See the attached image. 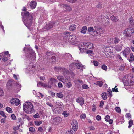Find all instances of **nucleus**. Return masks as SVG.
<instances>
[{
  "label": "nucleus",
  "instance_id": "f257e3e1",
  "mask_svg": "<svg viewBox=\"0 0 134 134\" xmlns=\"http://www.w3.org/2000/svg\"><path fill=\"white\" fill-rule=\"evenodd\" d=\"M23 10L25 11L24 13V19H23V21L25 26L29 28L31 26L32 23L33 18L32 15L28 12L26 11V9L25 8H24Z\"/></svg>",
  "mask_w": 134,
  "mask_h": 134
},
{
  "label": "nucleus",
  "instance_id": "f03ea898",
  "mask_svg": "<svg viewBox=\"0 0 134 134\" xmlns=\"http://www.w3.org/2000/svg\"><path fill=\"white\" fill-rule=\"evenodd\" d=\"M23 110L26 113L31 114L34 111V106L31 102H26L23 104Z\"/></svg>",
  "mask_w": 134,
  "mask_h": 134
},
{
  "label": "nucleus",
  "instance_id": "7ed1b4c3",
  "mask_svg": "<svg viewBox=\"0 0 134 134\" xmlns=\"http://www.w3.org/2000/svg\"><path fill=\"white\" fill-rule=\"evenodd\" d=\"M79 49L81 52H83L86 49H90L93 48V46L91 43L85 42L81 44V45L79 47Z\"/></svg>",
  "mask_w": 134,
  "mask_h": 134
},
{
  "label": "nucleus",
  "instance_id": "20e7f679",
  "mask_svg": "<svg viewBox=\"0 0 134 134\" xmlns=\"http://www.w3.org/2000/svg\"><path fill=\"white\" fill-rule=\"evenodd\" d=\"M123 34L125 36L130 37L134 34V29L131 28H126L124 31Z\"/></svg>",
  "mask_w": 134,
  "mask_h": 134
},
{
  "label": "nucleus",
  "instance_id": "39448f33",
  "mask_svg": "<svg viewBox=\"0 0 134 134\" xmlns=\"http://www.w3.org/2000/svg\"><path fill=\"white\" fill-rule=\"evenodd\" d=\"M27 57L31 59L34 60L36 58L34 52L31 49H29L28 50V53H27Z\"/></svg>",
  "mask_w": 134,
  "mask_h": 134
},
{
  "label": "nucleus",
  "instance_id": "423d86ee",
  "mask_svg": "<svg viewBox=\"0 0 134 134\" xmlns=\"http://www.w3.org/2000/svg\"><path fill=\"white\" fill-rule=\"evenodd\" d=\"M57 79L60 81L62 82L63 83H65L68 80H70L69 77H66L65 78L61 75H59L57 77Z\"/></svg>",
  "mask_w": 134,
  "mask_h": 134
},
{
  "label": "nucleus",
  "instance_id": "0eeeda50",
  "mask_svg": "<svg viewBox=\"0 0 134 134\" xmlns=\"http://www.w3.org/2000/svg\"><path fill=\"white\" fill-rule=\"evenodd\" d=\"M70 32H66L64 33V39L66 43H68V42L70 43L69 39L70 38Z\"/></svg>",
  "mask_w": 134,
  "mask_h": 134
},
{
  "label": "nucleus",
  "instance_id": "6e6552de",
  "mask_svg": "<svg viewBox=\"0 0 134 134\" xmlns=\"http://www.w3.org/2000/svg\"><path fill=\"white\" fill-rule=\"evenodd\" d=\"M71 125L72 126V129L74 131H76L78 129V123L76 120H74L72 121Z\"/></svg>",
  "mask_w": 134,
  "mask_h": 134
},
{
  "label": "nucleus",
  "instance_id": "1a4fd4ad",
  "mask_svg": "<svg viewBox=\"0 0 134 134\" xmlns=\"http://www.w3.org/2000/svg\"><path fill=\"white\" fill-rule=\"evenodd\" d=\"M130 48L128 47L125 49L121 52L122 53L123 55L126 58L127 56L130 54Z\"/></svg>",
  "mask_w": 134,
  "mask_h": 134
},
{
  "label": "nucleus",
  "instance_id": "9d476101",
  "mask_svg": "<svg viewBox=\"0 0 134 134\" xmlns=\"http://www.w3.org/2000/svg\"><path fill=\"white\" fill-rule=\"evenodd\" d=\"M110 40L111 41L110 42L112 41V43L115 44L118 43L120 41V39L117 37L110 38Z\"/></svg>",
  "mask_w": 134,
  "mask_h": 134
},
{
  "label": "nucleus",
  "instance_id": "9b49d317",
  "mask_svg": "<svg viewBox=\"0 0 134 134\" xmlns=\"http://www.w3.org/2000/svg\"><path fill=\"white\" fill-rule=\"evenodd\" d=\"M11 103L12 104H14L16 105H18L20 103V101L17 98H13L11 100Z\"/></svg>",
  "mask_w": 134,
  "mask_h": 134
},
{
  "label": "nucleus",
  "instance_id": "f8f14e48",
  "mask_svg": "<svg viewBox=\"0 0 134 134\" xmlns=\"http://www.w3.org/2000/svg\"><path fill=\"white\" fill-rule=\"evenodd\" d=\"M61 118L59 117H56L54 118L53 120V122L54 124H57L60 122L61 121Z\"/></svg>",
  "mask_w": 134,
  "mask_h": 134
},
{
  "label": "nucleus",
  "instance_id": "ddd939ff",
  "mask_svg": "<svg viewBox=\"0 0 134 134\" xmlns=\"http://www.w3.org/2000/svg\"><path fill=\"white\" fill-rule=\"evenodd\" d=\"M54 22H52L48 23V24L46 25L45 27V29H49L52 27L53 25L54 24Z\"/></svg>",
  "mask_w": 134,
  "mask_h": 134
},
{
  "label": "nucleus",
  "instance_id": "4468645a",
  "mask_svg": "<svg viewBox=\"0 0 134 134\" xmlns=\"http://www.w3.org/2000/svg\"><path fill=\"white\" fill-rule=\"evenodd\" d=\"M57 82H58V81L56 79L54 78H51L49 82V83L51 86L52 84L55 85V83Z\"/></svg>",
  "mask_w": 134,
  "mask_h": 134
},
{
  "label": "nucleus",
  "instance_id": "2eb2a0df",
  "mask_svg": "<svg viewBox=\"0 0 134 134\" xmlns=\"http://www.w3.org/2000/svg\"><path fill=\"white\" fill-rule=\"evenodd\" d=\"M30 8L32 9H34L36 7V3L35 1H32L30 2Z\"/></svg>",
  "mask_w": 134,
  "mask_h": 134
},
{
  "label": "nucleus",
  "instance_id": "dca6fc26",
  "mask_svg": "<svg viewBox=\"0 0 134 134\" xmlns=\"http://www.w3.org/2000/svg\"><path fill=\"white\" fill-rule=\"evenodd\" d=\"M76 102L78 103H80V104L81 106H82L84 103L83 98L82 97L78 98L76 100Z\"/></svg>",
  "mask_w": 134,
  "mask_h": 134
},
{
  "label": "nucleus",
  "instance_id": "f3484780",
  "mask_svg": "<svg viewBox=\"0 0 134 134\" xmlns=\"http://www.w3.org/2000/svg\"><path fill=\"white\" fill-rule=\"evenodd\" d=\"M70 37H69V38H70L69 39L70 43H70H71L76 41V37L75 35H70Z\"/></svg>",
  "mask_w": 134,
  "mask_h": 134
},
{
  "label": "nucleus",
  "instance_id": "a211bd4d",
  "mask_svg": "<svg viewBox=\"0 0 134 134\" xmlns=\"http://www.w3.org/2000/svg\"><path fill=\"white\" fill-rule=\"evenodd\" d=\"M75 65L77 67L78 69L80 70H82L84 68V66L80 63H76L75 64Z\"/></svg>",
  "mask_w": 134,
  "mask_h": 134
},
{
  "label": "nucleus",
  "instance_id": "6ab92c4d",
  "mask_svg": "<svg viewBox=\"0 0 134 134\" xmlns=\"http://www.w3.org/2000/svg\"><path fill=\"white\" fill-rule=\"evenodd\" d=\"M0 57L2 58V60L3 61H6L8 59V58L6 55H4L3 53L0 54Z\"/></svg>",
  "mask_w": 134,
  "mask_h": 134
},
{
  "label": "nucleus",
  "instance_id": "aec40b11",
  "mask_svg": "<svg viewBox=\"0 0 134 134\" xmlns=\"http://www.w3.org/2000/svg\"><path fill=\"white\" fill-rule=\"evenodd\" d=\"M53 53L52 52H47L46 53V57L48 59H50V57L53 54Z\"/></svg>",
  "mask_w": 134,
  "mask_h": 134
},
{
  "label": "nucleus",
  "instance_id": "412c9836",
  "mask_svg": "<svg viewBox=\"0 0 134 134\" xmlns=\"http://www.w3.org/2000/svg\"><path fill=\"white\" fill-rule=\"evenodd\" d=\"M110 18L111 20L114 23L116 22L118 20V18L114 15H112L110 17Z\"/></svg>",
  "mask_w": 134,
  "mask_h": 134
},
{
  "label": "nucleus",
  "instance_id": "4be33fe9",
  "mask_svg": "<svg viewBox=\"0 0 134 134\" xmlns=\"http://www.w3.org/2000/svg\"><path fill=\"white\" fill-rule=\"evenodd\" d=\"M95 29L94 31V33L95 32L97 34H98L100 33V28L98 27H95Z\"/></svg>",
  "mask_w": 134,
  "mask_h": 134
},
{
  "label": "nucleus",
  "instance_id": "5701e85b",
  "mask_svg": "<svg viewBox=\"0 0 134 134\" xmlns=\"http://www.w3.org/2000/svg\"><path fill=\"white\" fill-rule=\"evenodd\" d=\"M76 28V25L75 24H72L70 26L69 30L70 31H72L75 30Z\"/></svg>",
  "mask_w": 134,
  "mask_h": 134
},
{
  "label": "nucleus",
  "instance_id": "b1692460",
  "mask_svg": "<svg viewBox=\"0 0 134 134\" xmlns=\"http://www.w3.org/2000/svg\"><path fill=\"white\" fill-rule=\"evenodd\" d=\"M12 84V81L10 80H9L7 82L6 85L7 88L8 89H9L11 87Z\"/></svg>",
  "mask_w": 134,
  "mask_h": 134
},
{
  "label": "nucleus",
  "instance_id": "393cba45",
  "mask_svg": "<svg viewBox=\"0 0 134 134\" xmlns=\"http://www.w3.org/2000/svg\"><path fill=\"white\" fill-rule=\"evenodd\" d=\"M129 20L131 26L134 25V20H133V18L131 17L129 19Z\"/></svg>",
  "mask_w": 134,
  "mask_h": 134
},
{
  "label": "nucleus",
  "instance_id": "a878e982",
  "mask_svg": "<svg viewBox=\"0 0 134 134\" xmlns=\"http://www.w3.org/2000/svg\"><path fill=\"white\" fill-rule=\"evenodd\" d=\"M87 30V28L86 26H84L81 29L80 32L81 33L85 34L86 32V31Z\"/></svg>",
  "mask_w": 134,
  "mask_h": 134
},
{
  "label": "nucleus",
  "instance_id": "bb28decb",
  "mask_svg": "<svg viewBox=\"0 0 134 134\" xmlns=\"http://www.w3.org/2000/svg\"><path fill=\"white\" fill-rule=\"evenodd\" d=\"M93 48L90 49L91 50L86 49V50H85L84 51H83V52H85L87 54L92 53L93 52Z\"/></svg>",
  "mask_w": 134,
  "mask_h": 134
},
{
  "label": "nucleus",
  "instance_id": "cd10ccee",
  "mask_svg": "<svg viewBox=\"0 0 134 134\" xmlns=\"http://www.w3.org/2000/svg\"><path fill=\"white\" fill-rule=\"evenodd\" d=\"M115 49L117 51H119L122 49V47L118 45L115 47Z\"/></svg>",
  "mask_w": 134,
  "mask_h": 134
},
{
  "label": "nucleus",
  "instance_id": "c85d7f7f",
  "mask_svg": "<svg viewBox=\"0 0 134 134\" xmlns=\"http://www.w3.org/2000/svg\"><path fill=\"white\" fill-rule=\"evenodd\" d=\"M64 7L68 11H70L72 10L70 6L66 5H64Z\"/></svg>",
  "mask_w": 134,
  "mask_h": 134
},
{
  "label": "nucleus",
  "instance_id": "c756f323",
  "mask_svg": "<svg viewBox=\"0 0 134 134\" xmlns=\"http://www.w3.org/2000/svg\"><path fill=\"white\" fill-rule=\"evenodd\" d=\"M134 60V57L132 53H131L130 55V59L129 61L130 62H132Z\"/></svg>",
  "mask_w": 134,
  "mask_h": 134
},
{
  "label": "nucleus",
  "instance_id": "7c9ffc66",
  "mask_svg": "<svg viewBox=\"0 0 134 134\" xmlns=\"http://www.w3.org/2000/svg\"><path fill=\"white\" fill-rule=\"evenodd\" d=\"M56 96L58 98H62L63 97V94L61 92L57 93H56Z\"/></svg>",
  "mask_w": 134,
  "mask_h": 134
},
{
  "label": "nucleus",
  "instance_id": "2f4dec72",
  "mask_svg": "<svg viewBox=\"0 0 134 134\" xmlns=\"http://www.w3.org/2000/svg\"><path fill=\"white\" fill-rule=\"evenodd\" d=\"M102 97L103 99L106 100L107 98V96L106 93H102Z\"/></svg>",
  "mask_w": 134,
  "mask_h": 134
},
{
  "label": "nucleus",
  "instance_id": "473e14b6",
  "mask_svg": "<svg viewBox=\"0 0 134 134\" xmlns=\"http://www.w3.org/2000/svg\"><path fill=\"white\" fill-rule=\"evenodd\" d=\"M65 56L67 57V59H71L72 58V55L69 53L66 54Z\"/></svg>",
  "mask_w": 134,
  "mask_h": 134
},
{
  "label": "nucleus",
  "instance_id": "72a5a7b5",
  "mask_svg": "<svg viewBox=\"0 0 134 134\" xmlns=\"http://www.w3.org/2000/svg\"><path fill=\"white\" fill-rule=\"evenodd\" d=\"M6 111L8 112L12 113V109L10 107H7L6 108Z\"/></svg>",
  "mask_w": 134,
  "mask_h": 134
},
{
  "label": "nucleus",
  "instance_id": "f704fd0d",
  "mask_svg": "<svg viewBox=\"0 0 134 134\" xmlns=\"http://www.w3.org/2000/svg\"><path fill=\"white\" fill-rule=\"evenodd\" d=\"M62 114L65 117H67L69 115V114L67 111H64L62 113Z\"/></svg>",
  "mask_w": 134,
  "mask_h": 134
},
{
  "label": "nucleus",
  "instance_id": "c9c22d12",
  "mask_svg": "<svg viewBox=\"0 0 134 134\" xmlns=\"http://www.w3.org/2000/svg\"><path fill=\"white\" fill-rule=\"evenodd\" d=\"M101 18L102 19V20H103V19H105L106 18V19H109V17L106 15H101Z\"/></svg>",
  "mask_w": 134,
  "mask_h": 134
},
{
  "label": "nucleus",
  "instance_id": "e433bc0d",
  "mask_svg": "<svg viewBox=\"0 0 134 134\" xmlns=\"http://www.w3.org/2000/svg\"><path fill=\"white\" fill-rule=\"evenodd\" d=\"M72 86V84L70 82H69L66 84V86L68 88H69L71 87Z\"/></svg>",
  "mask_w": 134,
  "mask_h": 134
},
{
  "label": "nucleus",
  "instance_id": "4c0bfd02",
  "mask_svg": "<svg viewBox=\"0 0 134 134\" xmlns=\"http://www.w3.org/2000/svg\"><path fill=\"white\" fill-rule=\"evenodd\" d=\"M29 131L33 133L35 132V128L33 127H31L29 129Z\"/></svg>",
  "mask_w": 134,
  "mask_h": 134
},
{
  "label": "nucleus",
  "instance_id": "58836bf2",
  "mask_svg": "<svg viewBox=\"0 0 134 134\" xmlns=\"http://www.w3.org/2000/svg\"><path fill=\"white\" fill-rule=\"evenodd\" d=\"M43 87L45 88H51V85H50L49 83L48 84H46L44 83Z\"/></svg>",
  "mask_w": 134,
  "mask_h": 134
},
{
  "label": "nucleus",
  "instance_id": "ea45409f",
  "mask_svg": "<svg viewBox=\"0 0 134 134\" xmlns=\"http://www.w3.org/2000/svg\"><path fill=\"white\" fill-rule=\"evenodd\" d=\"M112 91H111V90L110 88L108 89L107 90V91L109 92V94L108 96L110 97H111L112 96L111 94Z\"/></svg>",
  "mask_w": 134,
  "mask_h": 134
},
{
  "label": "nucleus",
  "instance_id": "a19ab883",
  "mask_svg": "<svg viewBox=\"0 0 134 134\" xmlns=\"http://www.w3.org/2000/svg\"><path fill=\"white\" fill-rule=\"evenodd\" d=\"M35 124L37 126H39L42 123L41 121H34Z\"/></svg>",
  "mask_w": 134,
  "mask_h": 134
},
{
  "label": "nucleus",
  "instance_id": "79ce46f5",
  "mask_svg": "<svg viewBox=\"0 0 134 134\" xmlns=\"http://www.w3.org/2000/svg\"><path fill=\"white\" fill-rule=\"evenodd\" d=\"M133 124V121L132 120H130L129 122V126H128V128L131 127Z\"/></svg>",
  "mask_w": 134,
  "mask_h": 134
},
{
  "label": "nucleus",
  "instance_id": "37998d69",
  "mask_svg": "<svg viewBox=\"0 0 134 134\" xmlns=\"http://www.w3.org/2000/svg\"><path fill=\"white\" fill-rule=\"evenodd\" d=\"M94 29L93 27H88V29L87 31L89 32L94 31Z\"/></svg>",
  "mask_w": 134,
  "mask_h": 134
},
{
  "label": "nucleus",
  "instance_id": "c03bdc74",
  "mask_svg": "<svg viewBox=\"0 0 134 134\" xmlns=\"http://www.w3.org/2000/svg\"><path fill=\"white\" fill-rule=\"evenodd\" d=\"M68 132L69 134H75V131H74L72 128L69 131H68Z\"/></svg>",
  "mask_w": 134,
  "mask_h": 134
},
{
  "label": "nucleus",
  "instance_id": "a18cd8bd",
  "mask_svg": "<svg viewBox=\"0 0 134 134\" xmlns=\"http://www.w3.org/2000/svg\"><path fill=\"white\" fill-rule=\"evenodd\" d=\"M36 96L37 97L41 98H43V95L40 92H38L36 94Z\"/></svg>",
  "mask_w": 134,
  "mask_h": 134
},
{
  "label": "nucleus",
  "instance_id": "49530a36",
  "mask_svg": "<svg viewBox=\"0 0 134 134\" xmlns=\"http://www.w3.org/2000/svg\"><path fill=\"white\" fill-rule=\"evenodd\" d=\"M97 84L100 87H101L103 85V82L101 81H98L97 82Z\"/></svg>",
  "mask_w": 134,
  "mask_h": 134
},
{
  "label": "nucleus",
  "instance_id": "de8ad7c7",
  "mask_svg": "<svg viewBox=\"0 0 134 134\" xmlns=\"http://www.w3.org/2000/svg\"><path fill=\"white\" fill-rule=\"evenodd\" d=\"M133 80L132 77H130L127 81V82L129 83H132L133 82Z\"/></svg>",
  "mask_w": 134,
  "mask_h": 134
},
{
  "label": "nucleus",
  "instance_id": "09e8293b",
  "mask_svg": "<svg viewBox=\"0 0 134 134\" xmlns=\"http://www.w3.org/2000/svg\"><path fill=\"white\" fill-rule=\"evenodd\" d=\"M51 61L53 62H55L56 60V58L55 56H52L51 59Z\"/></svg>",
  "mask_w": 134,
  "mask_h": 134
},
{
  "label": "nucleus",
  "instance_id": "8fccbe9b",
  "mask_svg": "<svg viewBox=\"0 0 134 134\" xmlns=\"http://www.w3.org/2000/svg\"><path fill=\"white\" fill-rule=\"evenodd\" d=\"M86 116V115L85 114H81L80 116V118L81 119H85Z\"/></svg>",
  "mask_w": 134,
  "mask_h": 134
},
{
  "label": "nucleus",
  "instance_id": "3c124183",
  "mask_svg": "<svg viewBox=\"0 0 134 134\" xmlns=\"http://www.w3.org/2000/svg\"><path fill=\"white\" fill-rule=\"evenodd\" d=\"M110 119V116L109 115H107L105 117V120L106 121L108 122V121Z\"/></svg>",
  "mask_w": 134,
  "mask_h": 134
},
{
  "label": "nucleus",
  "instance_id": "603ef678",
  "mask_svg": "<svg viewBox=\"0 0 134 134\" xmlns=\"http://www.w3.org/2000/svg\"><path fill=\"white\" fill-rule=\"evenodd\" d=\"M101 68L102 69L105 71H106L107 69V66L104 64L102 65Z\"/></svg>",
  "mask_w": 134,
  "mask_h": 134
},
{
  "label": "nucleus",
  "instance_id": "864d4df0",
  "mask_svg": "<svg viewBox=\"0 0 134 134\" xmlns=\"http://www.w3.org/2000/svg\"><path fill=\"white\" fill-rule=\"evenodd\" d=\"M115 110L118 113L120 112L121 111L119 107H116L115 108Z\"/></svg>",
  "mask_w": 134,
  "mask_h": 134
},
{
  "label": "nucleus",
  "instance_id": "5fc2aeb1",
  "mask_svg": "<svg viewBox=\"0 0 134 134\" xmlns=\"http://www.w3.org/2000/svg\"><path fill=\"white\" fill-rule=\"evenodd\" d=\"M0 115L3 117H4L5 118L6 117L5 114H4V113L3 111H0Z\"/></svg>",
  "mask_w": 134,
  "mask_h": 134
},
{
  "label": "nucleus",
  "instance_id": "6e6d98bb",
  "mask_svg": "<svg viewBox=\"0 0 134 134\" xmlns=\"http://www.w3.org/2000/svg\"><path fill=\"white\" fill-rule=\"evenodd\" d=\"M117 86L116 85L115 86L114 88H113L112 90L113 91H114L115 92H118V90L117 88H116Z\"/></svg>",
  "mask_w": 134,
  "mask_h": 134
},
{
  "label": "nucleus",
  "instance_id": "4d7b16f0",
  "mask_svg": "<svg viewBox=\"0 0 134 134\" xmlns=\"http://www.w3.org/2000/svg\"><path fill=\"white\" fill-rule=\"evenodd\" d=\"M82 87L83 89H87L88 88V86L87 85H82Z\"/></svg>",
  "mask_w": 134,
  "mask_h": 134
},
{
  "label": "nucleus",
  "instance_id": "13d9d810",
  "mask_svg": "<svg viewBox=\"0 0 134 134\" xmlns=\"http://www.w3.org/2000/svg\"><path fill=\"white\" fill-rule=\"evenodd\" d=\"M19 127V126H14L13 127V129L15 131H16L18 129Z\"/></svg>",
  "mask_w": 134,
  "mask_h": 134
},
{
  "label": "nucleus",
  "instance_id": "bf43d9fd",
  "mask_svg": "<svg viewBox=\"0 0 134 134\" xmlns=\"http://www.w3.org/2000/svg\"><path fill=\"white\" fill-rule=\"evenodd\" d=\"M33 117L35 118H38L39 117V114L38 113H36L34 115Z\"/></svg>",
  "mask_w": 134,
  "mask_h": 134
},
{
  "label": "nucleus",
  "instance_id": "052dcab7",
  "mask_svg": "<svg viewBox=\"0 0 134 134\" xmlns=\"http://www.w3.org/2000/svg\"><path fill=\"white\" fill-rule=\"evenodd\" d=\"M4 92L3 90L1 88H0V96H3V95Z\"/></svg>",
  "mask_w": 134,
  "mask_h": 134
},
{
  "label": "nucleus",
  "instance_id": "680f3d73",
  "mask_svg": "<svg viewBox=\"0 0 134 134\" xmlns=\"http://www.w3.org/2000/svg\"><path fill=\"white\" fill-rule=\"evenodd\" d=\"M58 86L59 88H61L63 87V85L61 82H59L58 84Z\"/></svg>",
  "mask_w": 134,
  "mask_h": 134
},
{
  "label": "nucleus",
  "instance_id": "e2e57ef3",
  "mask_svg": "<svg viewBox=\"0 0 134 134\" xmlns=\"http://www.w3.org/2000/svg\"><path fill=\"white\" fill-rule=\"evenodd\" d=\"M11 117L13 120H15L16 117L15 115L13 114H12L11 115Z\"/></svg>",
  "mask_w": 134,
  "mask_h": 134
},
{
  "label": "nucleus",
  "instance_id": "0e129e2a",
  "mask_svg": "<svg viewBox=\"0 0 134 134\" xmlns=\"http://www.w3.org/2000/svg\"><path fill=\"white\" fill-rule=\"evenodd\" d=\"M96 119L98 121L100 120L101 119V117L99 115H97L96 116Z\"/></svg>",
  "mask_w": 134,
  "mask_h": 134
},
{
  "label": "nucleus",
  "instance_id": "69168bd1",
  "mask_svg": "<svg viewBox=\"0 0 134 134\" xmlns=\"http://www.w3.org/2000/svg\"><path fill=\"white\" fill-rule=\"evenodd\" d=\"M93 63L94 64V65L95 66H97L98 65V62H97V61H93Z\"/></svg>",
  "mask_w": 134,
  "mask_h": 134
},
{
  "label": "nucleus",
  "instance_id": "338daca9",
  "mask_svg": "<svg viewBox=\"0 0 134 134\" xmlns=\"http://www.w3.org/2000/svg\"><path fill=\"white\" fill-rule=\"evenodd\" d=\"M46 104L47 105H48L51 107H52L53 106V105L49 102H47L46 103Z\"/></svg>",
  "mask_w": 134,
  "mask_h": 134
},
{
  "label": "nucleus",
  "instance_id": "774afa93",
  "mask_svg": "<svg viewBox=\"0 0 134 134\" xmlns=\"http://www.w3.org/2000/svg\"><path fill=\"white\" fill-rule=\"evenodd\" d=\"M50 93L52 96L53 97H54L55 95V93H53L52 92L50 91Z\"/></svg>",
  "mask_w": 134,
  "mask_h": 134
}]
</instances>
